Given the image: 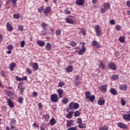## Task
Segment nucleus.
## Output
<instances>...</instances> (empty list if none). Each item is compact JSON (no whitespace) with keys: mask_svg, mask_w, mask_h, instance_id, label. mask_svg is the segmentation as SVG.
Returning <instances> with one entry per match:
<instances>
[{"mask_svg":"<svg viewBox=\"0 0 130 130\" xmlns=\"http://www.w3.org/2000/svg\"><path fill=\"white\" fill-rule=\"evenodd\" d=\"M57 93H58V95H57L56 94H53L50 96L51 101L52 102H53L54 103H56V102H58V100L62 98L63 90L62 89H58L57 90Z\"/></svg>","mask_w":130,"mask_h":130,"instance_id":"obj_1","label":"nucleus"},{"mask_svg":"<svg viewBox=\"0 0 130 130\" xmlns=\"http://www.w3.org/2000/svg\"><path fill=\"white\" fill-rule=\"evenodd\" d=\"M85 95V100H87V101H90V102H93L95 101V95H91L92 93L91 92L87 91L84 92Z\"/></svg>","mask_w":130,"mask_h":130,"instance_id":"obj_2","label":"nucleus"},{"mask_svg":"<svg viewBox=\"0 0 130 130\" xmlns=\"http://www.w3.org/2000/svg\"><path fill=\"white\" fill-rule=\"evenodd\" d=\"M69 107L70 110H75V109H78L80 107V105L78 103H75L74 102H71L69 104Z\"/></svg>","mask_w":130,"mask_h":130,"instance_id":"obj_3","label":"nucleus"},{"mask_svg":"<svg viewBox=\"0 0 130 130\" xmlns=\"http://www.w3.org/2000/svg\"><path fill=\"white\" fill-rule=\"evenodd\" d=\"M71 18H74V17L71 15H69L68 17L66 18V21L67 23H68V24H72V25H74V24H75V21Z\"/></svg>","mask_w":130,"mask_h":130,"instance_id":"obj_4","label":"nucleus"},{"mask_svg":"<svg viewBox=\"0 0 130 130\" xmlns=\"http://www.w3.org/2000/svg\"><path fill=\"white\" fill-rule=\"evenodd\" d=\"M17 88L20 90L21 95H23V93H24V91L25 90V87L23 86V82H20L18 84Z\"/></svg>","mask_w":130,"mask_h":130,"instance_id":"obj_5","label":"nucleus"},{"mask_svg":"<svg viewBox=\"0 0 130 130\" xmlns=\"http://www.w3.org/2000/svg\"><path fill=\"white\" fill-rule=\"evenodd\" d=\"M109 69H111L112 71H116L117 70V68L116 67V64L114 63L113 62H110L108 64Z\"/></svg>","mask_w":130,"mask_h":130,"instance_id":"obj_6","label":"nucleus"},{"mask_svg":"<svg viewBox=\"0 0 130 130\" xmlns=\"http://www.w3.org/2000/svg\"><path fill=\"white\" fill-rule=\"evenodd\" d=\"M99 89L101 92H104V93H106L107 91V84L101 85L99 87Z\"/></svg>","mask_w":130,"mask_h":130,"instance_id":"obj_7","label":"nucleus"},{"mask_svg":"<svg viewBox=\"0 0 130 130\" xmlns=\"http://www.w3.org/2000/svg\"><path fill=\"white\" fill-rule=\"evenodd\" d=\"M127 113L129 114H125L123 115V118L124 120H126L127 121H130V110Z\"/></svg>","mask_w":130,"mask_h":130,"instance_id":"obj_8","label":"nucleus"},{"mask_svg":"<svg viewBox=\"0 0 130 130\" xmlns=\"http://www.w3.org/2000/svg\"><path fill=\"white\" fill-rule=\"evenodd\" d=\"M6 93L8 96H9V97H10V98H11V99H14V98L16 97V94H15V93H13V92L10 90H7L6 91Z\"/></svg>","mask_w":130,"mask_h":130,"instance_id":"obj_9","label":"nucleus"},{"mask_svg":"<svg viewBox=\"0 0 130 130\" xmlns=\"http://www.w3.org/2000/svg\"><path fill=\"white\" fill-rule=\"evenodd\" d=\"M52 11L51 7L50 6L47 7L44 10L43 13L46 16L47 14H49Z\"/></svg>","mask_w":130,"mask_h":130,"instance_id":"obj_10","label":"nucleus"},{"mask_svg":"<svg viewBox=\"0 0 130 130\" xmlns=\"http://www.w3.org/2000/svg\"><path fill=\"white\" fill-rule=\"evenodd\" d=\"M75 51L76 52H77L79 55H83L86 51V48H82L81 49H79V50H76Z\"/></svg>","mask_w":130,"mask_h":130,"instance_id":"obj_11","label":"nucleus"},{"mask_svg":"<svg viewBox=\"0 0 130 130\" xmlns=\"http://www.w3.org/2000/svg\"><path fill=\"white\" fill-rule=\"evenodd\" d=\"M94 30L98 36H100V35H101V32L100 31L99 25H96L94 26Z\"/></svg>","mask_w":130,"mask_h":130,"instance_id":"obj_12","label":"nucleus"},{"mask_svg":"<svg viewBox=\"0 0 130 130\" xmlns=\"http://www.w3.org/2000/svg\"><path fill=\"white\" fill-rule=\"evenodd\" d=\"M92 46H95L97 48H100L101 47V45L97 41L94 40L92 42Z\"/></svg>","mask_w":130,"mask_h":130,"instance_id":"obj_13","label":"nucleus"},{"mask_svg":"<svg viewBox=\"0 0 130 130\" xmlns=\"http://www.w3.org/2000/svg\"><path fill=\"white\" fill-rule=\"evenodd\" d=\"M6 26H7V30L8 31H9L10 32H12V31H13V29H14V28L13 27V25H12V24H11L10 22H7Z\"/></svg>","mask_w":130,"mask_h":130,"instance_id":"obj_14","label":"nucleus"},{"mask_svg":"<svg viewBox=\"0 0 130 130\" xmlns=\"http://www.w3.org/2000/svg\"><path fill=\"white\" fill-rule=\"evenodd\" d=\"M119 89L122 91H126L127 90V85H119Z\"/></svg>","mask_w":130,"mask_h":130,"instance_id":"obj_15","label":"nucleus"},{"mask_svg":"<svg viewBox=\"0 0 130 130\" xmlns=\"http://www.w3.org/2000/svg\"><path fill=\"white\" fill-rule=\"evenodd\" d=\"M76 4L77 6H83L85 4V0H76Z\"/></svg>","mask_w":130,"mask_h":130,"instance_id":"obj_16","label":"nucleus"},{"mask_svg":"<svg viewBox=\"0 0 130 130\" xmlns=\"http://www.w3.org/2000/svg\"><path fill=\"white\" fill-rule=\"evenodd\" d=\"M118 127H120V128H124V129H125V128H126V124L121 122L118 123Z\"/></svg>","mask_w":130,"mask_h":130,"instance_id":"obj_17","label":"nucleus"},{"mask_svg":"<svg viewBox=\"0 0 130 130\" xmlns=\"http://www.w3.org/2000/svg\"><path fill=\"white\" fill-rule=\"evenodd\" d=\"M74 71V68L72 66H68L66 68V72L68 73H72Z\"/></svg>","mask_w":130,"mask_h":130,"instance_id":"obj_18","label":"nucleus"},{"mask_svg":"<svg viewBox=\"0 0 130 130\" xmlns=\"http://www.w3.org/2000/svg\"><path fill=\"white\" fill-rule=\"evenodd\" d=\"M7 103L10 107L11 108H14V103H13V101L10 99H7Z\"/></svg>","mask_w":130,"mask_h":130,"instance_id":"obj_19","label":"nucleus"},{"mask_svg":"<svg viewBox=\"0 0 130 130\" xmlns=\"http://www.w3.org/2000/svg\"><path fill=\"white\" fill-rule=\"evenodd\" d=\"M110 92L112 95H114V96H116V95H117V91H116V89L111 88L110 89Z\"/></svg>","mask_w":130,"mask_h":130,"instance_id":"obj_20","label":"nucleus"},{"mask_svg":"<svg viewBox=\"0 0 130 130\" xmlns=\"http://www.w3.org/2000/svg\"><path fill=\"white\" fill-rule=\"evenodd\" d=\"M15 68H16V63L12 62L10 65V70L11 72H13L15 70Z\"/></svg>","mask_w":130,"mask_h":130,"instance_id":"obj_21","label":"nucleus"},{"mask_svg":"<svg viewBox=\"0 0 130 130\" xmlns=\"http://www.w3.org/2000/svg\"><path fill=\"white\" fill-rule=\"evenodd\" d=\"M43 119L44 118L45 121H48V119H49L50 115H49V114H45V115H43Z\"/></svg>","mask_w":130,"mask_h":130,"instance_id":"obj_22","label":"nucleus"},{"mask_svg":"<svg viewBox=\"0 0 130 130\" xmlns=\"http://www.w3.org/2000/svg\"><path fill=\"white\" fill-rule=\"evenodd\" d=\"M45 48L47 51H49V50H51V44L50 43H47L46 46Z\"/></svg>","mask_w":130,"mask_h":130,"instance_id":"obj_23","label":"nucleus"},{"mask_svg":"<svg viewBox=\"0 0 130 130\" xmlns=\"http://www.w3.org/2000/svg\"><path fill=\"white\" fill-rule=\"evenodd\" d=\"M99 68L102 70H104L105 69V64L103 63V62L101 61L99 63Z\"/></svg>","mask_w":130,"mask_h":130,"instance_id":"obj_24","label":"nucleus"},{"mask_svg":"<svg viewBox=\"0 0 130 130\" xmlns=\"http://www.w3.org/2000/svg\"><path fill=\"white\" fill-rule=\"evenodd\" d=\"M37 43L39 45V46L43 47L45 45V42L43 41L38 40L37 41Z\"/></svg>","mask_w":130,"mask_h":130,"instance_id":"obj_25","label":"nucleus"},{"mask_svg":"<svg viewBox=\"0 0 130 130\" xmlns=\"http://www.w3.org/2000/svg\"><path fill=\"white\" fill-rule=\"evenodd\" d=\"M74 120H70L67 123V127H69L70 126H73L74 125Z\"/></svg>","mask_w":130,"mask_h":130,"instance_id":"obj_26","label":"nucleus"},{"mask_svg":"<svg viewBox=\"0 0 130 130\" xmlns=\"http://www.w3.org/2000/svg\"><path fill=\"white\" fill-rule=\"evenodd\" d=\"M33 69L35 70V71H38L39 70V66H38V63H36V62H34L33 63Z\"/></svg>","mask_w":130,"mask_h":130,"instance_id":"obj_27","label":"nucleus"},{"mask_svg":"<svg viewBox=\"0 0 130 130\" xmlns=\"http://www.w3.org/2000/svg\"><path fill=\"white\" fill-rule=\"evenodd\" d=\"M74 111H70L66 116L67 118H72V117H73V113H74Z\"/></svg>","mask_w":130,"mask_h":130,"instance_id":"obj_28","label":"nucleus"},{"mask_svg":"<svg viewBox=\"0 0 130 130\" xmlns=\"http://www.w3.org/2000/svg\"><path fill=\"white\" fill-rule=\"evenodd\" d=\"M103 6L104 8H105L107 10H109V9H110V4L108 2L105 3Z\"/></svg>","mask_w":130,"mask_h":130,"instance_id":"obj_29","label":"nucleus"},{"mask_svg":"<svg viewBox=\"0 0 130 130\" xmlns=\"http://www.w3.org/2000/svg\"><path fill=\"white\" fill-rule=\"evenodd\" d=\"M98 103L100 106L104 105L105 104V100H99Z\"/></svg>","mask_w":130,"mask_h":130,"instance_id":"obj_30","label":"nucleus"},{"mask_svg":"<svg viewBox=\"0 0 130 130\" xmlns=\"http://www.w3.org/2000/svg\"><path fill=\"white\" fill-rule=\"evenodd\" d=\"M111 80H112L113 81H116L118 79V75H113L110 77Z\"/></svg>","mask_w":130,"mask_h":130,"instance_id":"obj_31","label":"nucleus"},{"mask_svg":"<svg viewBox=\"0 0 130 130\" xmlns=\"http://www.w3.org/2000/svg\"><path fill=\"white\" fill-rule=\"evenodd\" d=\"M50 123L51 125H54V124L56 123V121L55 120V119H54V118H51L50 120Z\"/></svg>","mask_w":130,"mask_h":130,"instance_id":"obj_32","label":"nucleus"},{"mask_svg":"<svg viewBox=\"0 0 130 130\" xmlns=\"http://www.w3.org/2000/svg\"><path fill=\"white\" fill-rule=\"evenodd\" d=\"M69 45L73 46V47H76L77 45H78V44H77L76 42L72 41L70 42Z\"/></svg>","mask_w":130,"mask_h":130,"instance_id":"obj_33","label":"nucleus"},{"mask_svg":"<svg viewBox=\"0 0 130 130\" xmlns=\"http://www.w3.org/2000/svg\"><path fill=\"white\" fill-rule=\"evenodd\" d=\"M44 10V6H42L38 9V12L40 14H42Z\"/></svg>","mask_w":130,"mask_h":130,"instance_id":"obj_34","label":"nucleus"},{"mask_svg":"<svg viewBox=\"0 0 130 130\" xmlns=\"http://www.w3.org/2000/svg\"><path fill=\"white\" fill-rule=\"evenodd\" d=\"M74 113L75 117H77V116H80V115H81V112L79 110L76 111L75 112H74Z\"/></svg>","mask_w":130,"mask_h":130,"instance_id":"obj_35","label":"nucleus"},{"mask_svg":"<svg viewBox=\"0 0 130 130\" xmlns=\"http://www.w3.org/2000/svg\"><path fill=\"white\" fill-rule=\"evenodd\" d=\"M119 41H120L121 43H123L124 41H125V38L123 36L120 37L119 38Z\"/></svg>","mask_w":130,"mask_h":130,"instance_id":"obj_36","label":"nucleus"},{"mask_svg":"<svg viewBox=\"0 0 130 130\" xmlns=\"http://www.w3.org/2000/svg\"><path fill=\"white\" fill-rule=\"evenodd\" d=\"M46 126H47V124L43 122L41 126V130H46L45 127H46Z\"/></svg>","mask_w":130,"mask_h":130,"instance_id":"obj_37","label":"nucleus"},{"mask_svg":"<svg viewBox=\"0 0 130 130\" xmlns=\"http://www.w3.org/2000/svg\"><path fill=\"white\" fill-rule=\"evenodd\" d=\"M108 125H105L103 127H101L99 128V130H108Z\"/></svg>","mask_w":130,"mask_h":130,"instance_id":"obj_38","label":"nucleus"},{"mask_svg":"<svg viewBox=\"0 0 130 130\" xmlns=\"http://www.w3.org/2000/svg\"><path fill=\"white\" fill-rule=\"evenodd\" d=\"M10 125H16V119L13 118L10 121Z\"/></svg>","mask_w":130,"mask_h":130,"instance_id":"obj_39","label":"nucleus"},{"mask_svg":"<svg viewBox=\"0 0 130 130\" xmlns=\"http://www.w3.org/2000/svg\"><path fill=\"white\" fill-rule=\"evenodd\" d=\"M69 102V100L68 99L64 98L62 100V103L63 104H67Z\"/></svg>","mask_w":130,"mask_h":130,"instance_id":"obj_40","label":"nucleus"},{"mask_svg":"<svg viewBox=\"0 0 130 130\" xmlns=\"http://www.w3.org/2000/svg\"><path fill=\"white\" fill-rule=\"evenodd\" d=\"M78 127H79L80 128H84V127H86V124L82 122L81 123L79 124Z\"/></svg>","mask_w":130,"mask_h":130,"instance_id":"obj_41","label":"nucleus"},{"mask_svg":"<svg viewBox=\"0 0 130 130\" xmlns=\"http://www.w3.org/2000/svg\"><path fill=\"white\" fill-rule=\"evenodd\" d=\"M60 34H61V30H60V29H57L56 30V35L57 36H59Z\"/></svg>","mask_w":130,"mask_h":130,"instance_id":"obj_42","label":"nucleus"},{"mask_svg":"<svg viewBox=\"0 0 130 130\" xmlns=\"http://www.w3.org/2000/svg\"><path fill=\"white\" fill-rule=\"evenodd\" d=\"M18 100L19 103H23L24 101V98H23V96H19L18 99Z\"/></svg>","mask_w":130,"mask_h":130,"instance_id":"obj_43","label":"nucleus"},{"mask_svg":"<svg viewBox=\"0 0 130 130\" xmlns=\"http://www.w3.org/2000/svg\"><path fill=\"white\" fill-rule=\"evenodd\" d=\"M20 14H14L13 15L14 19H19V18H20Z\"/></svg>","mask_w":130,"mask_h":130,"instance_id":"obj_44","label":"nucleus"},{"mask_svg":"<svg viewBox=\"0 0 130 130\" xmlns=\"http://www.w3.org/2000/svg\"><path fill=\"white\" fill-rule=\"evenodd\" d=\"M46 26H47V24L43 22L41 24V27L43 28L44 30H46Z\"/></svg>","mask_w":130,"mask_h":130,"instance_id":"obj_45","label":"nucleus"},{"mask_svg":"<svg viewBox=\"0 0 130 130\" xmlns=\"http://www.w3.org/2000/svg\"><path fill=\"white\" fill-rule=\"evenodd\" d=\"M11 1L12 2V4L13 5V6H16L17 5V0H8V3H9Z\"/></svg>","mask_w":130,"mask_h":130,"instance_id":"obj_46","label":"nucleus"},{"mask_svg":"<svg viewBox=\"0 0 130 130\" xmlns=\"http://www.w3.org/2000/svg\"><path fill=\"white\" fill-rule=\"evenodd\" d=\"M63 86H64V82L63 81H60L58 84V87L61 88Z\"/></svg>","mask_w":130,"mask_h":130,"instance_id":"obj_47","label":"nucleus"},{"mask_svg":"<svg viewBox=\"0 0 130 130\" xmlns=\"http://www.w3.org/2000/svg\"><path fill=\"white\" fill-rule=\"evenodd\" d=\"M126 102H125V101L122 99L121 98V104L122 106H124V105H125Z\"/></svg>","mask_w":130,"mask_h":130,"instance_id":"obj_48","label":"nucleus"},{"mask_svg":"<svg viewBox=\"0 0 130 130\" xmlns=\"http://www.w3.org/2000/svg\"><path fill=\"white\" fill-rule=\"evenodd\" d=\"M81 32L84 36H85V35H86V29H85V28H81Z\"/></svg>","mask_w":130,"mask_h":130,"instance_id":"obj_49","label":"nucleus"},{"mask_svg":"<svg viewBox=\"0 0 130 130\" xmlns=\"http://www.w3.org/2000/svg\"><path fill=\"white\" fill-rule=\"evenodd\" d=\"M108 9H107L106 8H105V7H104V8H102L101 9V12L102 14H104V13H105Z\"/></svg>","mask_w":130,"mask_h":130,"instance_id":"obj_50","label":"nucleus"},{"mask_svg":"<svg viewBox=\"0 0 130 130\" xmlns=\"http://www.w3.org/2000/svg\"><path fill=\"white\" fill-rule=\"evenodd\" d=\"M13 48H14L13 45H9L7 47V49H8V50H13Z\"/></svg>","mask_w":130,"mask_h":130,"instance_id":"obj_51","label":"nucleus"},{"mask_svg":"<svg viewBox=\"0 0 130 130\" xmlns=\"http://www.w3.org/2000/svg\"><path fill=\"white\" fill-rule=\"evenodd\" d=\"M115 29L117 31H120V30H121V26H120L119 25H117L115 26Z\"/></svg>","mask_w":130,"mask_h":130,"instance_id":"obj_52","label":"nucleus"},{"mask_svg":"<svg viewBox=\"0 0 130 130\" xmlns=\"http://www.w3.org/2000/svg\"><path fill=\"white\" fill-rule=\"evenodd\" d=\"M26 72L29 74V75H31V74H32V69L28 68L26 69Z\"/></svg>","mask_w":130,"mask_h":130,"instance_id":"obj_53","label":"nucleus"},{"mask_svg":"<svg viewBox=\"0 0 130 130\" xmlns=\"http://www.w3.org/2000/svg\"><path fill=\"white\" fill-rule=\"evenodd\" d=\"M82 122H83V121L82 120V118H77V123L80 124L82 123Z\"/></svg>","mask_w":130,"mask_h":130,"instance_id":"obj_54","label":"nucleus"},{"mask_svg":"<svg viewBox=\"0 0 130 130\" xmlns=\"http://www.w3.org/2000/svg\"><path fill=\"white\" fill-rule=\"evenodd\" d=\"M21 47H24L25 46V42L24 41H22L20 44Z\"/></svg>","mask_w":130,"mask_h":130,"instance_id":"obj_55","label":"nucleus"},{"mask_svg":"<svg viewBox=\"0 0 130 130\" xmlns=\"http://www.w3.org/2000/svg\"><path fill=\"white\" fill-rule=\"evenodd\" d=\"M23 25H18V30H19V31H23Z\"/></svg>","mask_w":130,"mask_h":130,"instance_id":"obj_56","label":"nucleus"},{"mask_svg":"<svg viewBox=\"0 0 130 130\" xmlns=\"http://www.w3.org/2000/svg\"><path fill=\"white\" fill-rule=\"evenodd\" d=\"M111 25H114L115 24V21L114 19H112L110 21Z\"/></svg>","mask_w":130,"mask_h":130,"instance_id":"obj_57","label":"nucleus"},{"mask_svg":"<svg viewBox=\"0 0 130 130\" xmlns=\"http://www.w3.org/2000/svg\"><path fill=\"white\" fill-rule=\"evenodd\" d=\"M0 74L3 77H6V73H5V72L3 71H1Z\"/></svg>","mask_w":130,"mask_h":130,"instance_id":"obj_58","label":"nucleus"},{"mask_svg":"<svg viewBox=\"0 0 130 130\" xmlns=\"http://www.w3.org/2000/svg\"><path fill=\"white\" fill-rule=\"evenodd\" d=\"M33 126H34V127H39V125L38 124V123H34L33 124Z\"/></svg>","mask_w":130,"mask_h":130,"instance_id":"obj_59","label":"nucleus"},{"mask_svg":"<svg viewBox=\"0 0 130 130\" xmlns=\"http://www.w3.org/2000/svg\"><path fill=\"white\" fill-rule=\"evenodd\" d=\"M126 5L127 6V7H128V8H130V1H126Z\"/></svg>","mask_w":130,"mask_h":130,"instance_id":"obj_60","label":"nucleus"},{"mask_svg":"<svg viewBox=\"0 0 130 130\" xmlns=\"http://www.w3.org/2000/svg\"><path fill=\"white\" fill-rule=\"evenodd\" d=\"M15 78L17 81H22V78L19 77V76H16Z\"/></svg>","mask_w":130,"mask_h":130,"instance_id":"obj_61","label":"nucleus"},{"mask_svg":"<svg viewBox=\"0 0 130 130\" xmlns=\"http://www.w3.org/2000/svg\"><path fill=\"white\" fill-rule=\"evenodd\" d=\"M38 106H39V109H42V104L41 103H39Z\"/></svg>","mask_w":130,"mask_h":130,"instance_id":"obj_62","label":"nucleus"},{"mask_svg":"<svg viewBox=\"0 0 130 130\" xmlns=\"http://www.w3.org/2000/svg\"><path fill=\"white\" fill-rule=\"evenodd\" d=\"M38 93L37 92L34 91L32 93V95L34 97H37Z\"/></svg>","mask_w":130,"mask_h":130,"instance_id":"obj_63","label":"nucleus"},{"mask_svg":"<svg viewBox=\"0 0 130 130\" xmlns=\"http://www.w3.org/2000/svg\"><path fill=\"white\" fill-rule=\"evenodd\" d=\"M82 44V48H86V47H85V45H86V43L85 42H83L81 43Z\"/></svg>","mask_w":130,"mask_h":130,"instance_id":"obj_64","label":"nucleus"}]
</instances>
